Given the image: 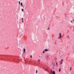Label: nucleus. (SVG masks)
<instances>
[{
	"mask_svg": "<svg viewBox=\"0 0 74 74\" xmlns=\"http://www.w3.org/2000/svg\"><path fill=\"white\" fill-rule=\"evenodd\" d=\"M44 19H45V18H44Z\"/></svg>",
	"mask_w": 74,
	"mask_h": 74,
	"instance_id": "393cba45",
	"label": "nucleus"
},
{
	"mask_svg": "<svg viewBox=\"0 0 74 74\" xmlns=\"http://www.w3.org/2000/svg\"><path fill=\"white\" fill-rule=\"evenodd\" d=\"M52 64L53 66H55V63Z\"/></svg>",
	"mask_w": 74,
	"mask_h": 74,
	"instance_id": "39448f33",
	"label": "nucleus"
},
{
	"mask_svg": "<svg viewBox=\"0 0 74 74\" xmlns=\"http://www.w3.org/2000/svg\"><path fill=\"white\" fill-rule=\"evenodd\" d=\"M19 4H20L21 2L20 1H19Z\"/></svg>",
	"mask_w": 74,
	"mask_h": 74,
	"instance_id": "dca6fc26",
	"label": "nucleus"
},
{
	"mask_svg": "<svg viewBox=\"0 0 74 74\" xmlns=\"http://www.w3.org/2000/svg\"><path fill=\"white\" fill-rule=\"evenodd\" d=\"M38 72V71H37V70H36V74H37V73Z\"/></svg>",
	"mask_w": 74,
	"mask_h": 74,
	"instance_id": "0eeeda50",
	"label": "nucleus"
},
{
	"mask_svg": "<svg viewBox=\"0 0 74 74\" xmlns=\"http://www.w3.org/2000/svg\"><path fill=\"white\" fill-rule=\"evenodd\" d=\"M60 70H61L60 68L59 70V72H60Z\"/></svg>",
	"mask_w": 74,
	"mask_h": 74,
	"instance_id": "9d476101",
	"label": "nucleus"
},
{
	"mask_svg": "<svg viewBox=\"0 0 74 74\" xmlns=\"http://www.w3.org/2000/svg\"><path fill=\"white\" fill-rule=\"evenodd\" d=\"M23 6L24 7H25V3L23 4Z\"/></svg>",
	"mask_w": 74,
	"mask_h": 74,
	"instance_id": "6e6552de",
	"label": "nucleus"
},
{
	"mask_svg": "<svg viewBox=\"0 0 74 74\" xmlns=\"http://www.w3.org/2000/svg\"><path fill=\"white\" fill-rule=\"evenodd\" d=\"M72 22H73V21H72H72H71V23H72Z\"/></svg>",
	"mask_w": 74,
	"mask_h": 74,
	"instance_id": "4be33fe9",
	"label": "nucleus"
},
{
	"mask_svg": "<svg viewBox=\"0 0 74 74\" xmlns=\"http://www.w3.org/2000/svg\"><path fill=\"white\" fill-rule=\"evenodd\" d=\"M22 22H23V20H22Z\"/></svg>",
	"mask_w": 74,
	"mask_h": 74,
	"instance_id": "412c9836",
	"label": "nucleus"
},
{
	"mask_svg": "<svg viewBox=\"0 0 74 74\" xmlns=\"http://www.w3.org/2000/svg\"><path fill=\"white\" fill-rule=\"evenodd\" d=\"M71 71V67H70V69Z\"/></svg>",
	"mask_w": 74,
	"mask_h": 74,
	"instance_id": "4468645a",
	"label": "nucleus"
},
{
	"mask_svg": "<svg viewBox=\"0 0 74 74\" xmlns=\"http://www.w3.org/2000/svg\"><path fill=\"white\" fill-rule=\"evenodd\" d=\"M40 60H38V62H40Z\"/></svg>",
	"mask_w": 74,
	"mask_h": 74,
	"instance_id": "f3484780",
	"label": "nucleus"
},
{
	"mask_svg": "<svg viewBox=\"0 0 74 74\" xmlns=\"http://www.w3.org/2000/svg\"><path fill=\"white\" fill-rule=\"evenodd\" d=\"M62 64V61H61V64Z\"/></svg>",
	"mask_w": 74,
	"mask_h": 74,
	"instance_id": "1a4fd4ad",
	"label": "nucleus"
},
{
	"mask_svg": "<svg viewBox=\"0 0 74 74\" xmlns=\"http://www.w3.org/2000/svg\"><path fill=\"white\" fill-rule=\"evenodd\" d=\"M51 73H52V71L51 70Z\"/></svg>",
	"mask_w": 74,
	"mask_h": 74,
	"instance_id": "6ab92c4d",
	"label": "nucleus"
},
{
	"mask_svg": "<svg viewBox=\"0 0 74 74\" xmlns=\"http://www.w3.org/2000/svg\"><path fill=\"white\" fill-rule=\"evenodd\" d=\"M21 10H22V11H23L24 10H23V9H22Z\"/></svg>",
	"mask_w": 74,
	"mask_h": 74,
	"instance_id": "ddd939ff",
	"label": "nucleus"
},
{
	"mask_svg": "<svg viewBox=\"0 0 74 74\" xmlns=\"http://www.w3.org/2000/svg\"><path fill=\"white\" fill-rule=\"evenodd\" d=\"M73 21H74V20H73Z\"/></svg>",
	"mask_w": 74,
	"mask_h": 74,
	"instance_id": "a878e982",
	"label": "nucleus"
},
{
	"mask_svg": "<svg viewBox=\"0 0 74 74\" xmlns=\"http://www.w3.org/2000/svg\"><path fill=\"white\" fill-rule=\"evenodd\" d=\"M45 51H46V52L48 51V49H45Z\"/></svg>",
	"mask_w": 74,
	"mask_h": 74,
	"instance_id": "7ed1b4c3",
	"label": "nucleus"
},
{
	"mask_svg": "<svg viewBox=\"0 0 74 74\" xmlns=\"http://www.w3.org/2000/svg\"><path fill=\"white\" fill-rule=\"evenodd\" d=\"M62 60H63V59H62L61 60V61H62Z\"/></svg>",
	"mask_w": 74,
	"mask_h": 74,
	"instance_id": "aec40b11",
	"label": "nucleus"
},
{
	"mask_svg": "<svg viewBox=\"0 0 74 74\" xmlns=\"http://www.w3.org/2000/svg\"><path fill=\"white\" fill-rule=\"evenodd\" d=\"M56 60H57V58H56Z\"/></svg>",
	"mask_w": 74,
	"mask_h": 74,
	"instance_id": "5701e85b",
	"label": "nucleus"
},
{
	"mask_svg": "<svg viewBox=\"0 0 74 74\" xmlns=\"http://www.w3.org/2000/svg\"><path fill=\"white\" fill-rule=\"evenodd\" d=\"M48 30H49V27H48Z\"/></svg>",
	"mask_w": 74,
	"mask_h": 74,
	"instance_id": "b1692460",
	"label": "nucleus"
},
{
	"mask_svg": "<svg viewBox=\"0 0 74 74\" xmlns=\"http://www.w3.org/2000/svg\"><path fill=\"white\" fill-rule=\"evenodd\" d=\"M30 57L31 58H32V55L30 56Z\"/></svg>",
	"mask_w": 74,
	"mask_h": 74,
	"instance_id": "f8f14e48",
	"label": "nucleus"
},
{
	"mask_svg": "<svg viewBox=\"0 0 74 74\" xmlns=\"http://www.w3.org/2000/svg\"><path fill=\"white\" fill-rule=\"evenodd\" d=\"M25 52H26V49H24L23 53H25Z\"/></svg>",
	"mask_w": 74,
	"mask_h": 74,
	"instance_id": "f03ea898",
	"label": "nucleus"
},
{
	"mask_svg": "<svg viewBox=\"0 0 74 74\" xmlns=\"http://www.w3.org/2000/svg\"><path fill=\"white\" fill-rule=\"evenodd\" d=\"M44 52H45V51L44 50L43 51V53H44Z\"/></svg>",
	"mask_w": 74,
	"mask_h": 74,
	"instance_id": "9b49d317",
	"label": "nucleus"
},
{
	"mask_svg": "<svg viewBox=\"0 0 74 74\" xmlns=\"http://www.w3.org/2000/svg\"><path fill=\"white\" fill-rule=\"evenodd\" d=\"M59 36H60L58 38V39H60L61 37H62V34H61V33H60L59 34Z\"/></svg>",
	"mask_w": 74,
	"mask_h": 74,
	"instance_id": "f257e3e1",
	"label": "nucleus"
},
{
	"mask_svg": "<svg viewBox=\"0 0 74 74\" xmlns=\"http://www.w3.org/2000/svg\"><path fill=\"white\" fill-rule=\"evenodd\" d=\"M58 65V62H56V65L57 66Z\"/></svg>",
	"mask_w": 74,
	"mask_h": 74,
	"instance_id": "2eb2a0df",
	"label": "nucleus"
},
{
	"mask_svg": "<svg viewBox=\"0 0 74 74\" xmlns=\"http://www.w3.org/2000/svg\"><path fill=\"white\" fill-rule=\"evenodd\" d=\"M23 18H22V21L23 20Z\"/></svg>",
	"mask_w": 74,
	"mask_h": 74,
	"instance_id": "a211bd4d",
	"label": "nucleus"
},
{
	"mask_svg": "<svg viewBox=\"0 0 74 74\" xmlns=\"http://www.w3.org/2000/svg\"><path fill=\"white\" fill-rule=\"evenodd\" d=\"M21 5L22 7V6H23V4H22V2H21Z\"/></svg>",
	"mask_w": 74,
	"mask_h": 74,
	"instance_id": "423d86ee",
	"label": "nucleus"
},
{
	"mask_svg": "<svg viewBox=\"0 0 74 74\" xmlns=\"http://www.w3.org/2000/svg\"><path fill=\"white\" fill-rule=\"evenodd\" d=\"M53 73V74H55V72L54 71H53V73Z\"/></svg>",
	"mask_w": 74,
	"mask_h": 74,
	"instance_id": "20e7f679",
	"label": "nucleus"
}]
</instances>
